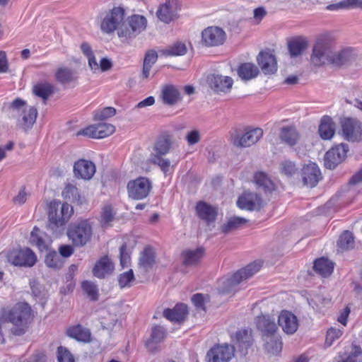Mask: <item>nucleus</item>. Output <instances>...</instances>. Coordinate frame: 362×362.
Here are the masks:
<instances>
[{
	"instance_id": "f257e3e1",
	"label": "nucleus",
	"mask_w": 362,
	"mask_h": 362,
	"mask_svg": "<svg viewBox=\"0 0 362 362\" xmlns=\"http://www.w3.org/2000/svg\"><path fill=\"white\" fill-rule=\"evenodd\" d=\"M32 320L31 308L26 303H17L8 313L5 322H0V334H2L3 325L6 322L13 325L11 331L15 335L25 333L28 325Z\"/></svg>"
},
{
	"instance_id": "f03ea898",
	"label": "nucleus",
	"mask_w": 362,
	"mask_h": 362,
	"mask_svg": "<svg viewBox=\"0 0 362 362\" xmlns=\"http://www.w3.org/2000/svg\"><path fill=\"white\" fill-rule=\"evenodd\" d=\"M11 117L17 119V125L28 132L32 129L35 124L37 110L35 107L29 106L26 102L21 98H16L8 107Z\"/></svg>"
},
{
	"instance_id": "7ed1b4c3",
	"label": "nucleus",
	"mask_w": 362,
	"mask_h": 362,
	"mask_svg": "<svg viewBox=\"0 0 362 362\" xmlns=\"http://www.w3.org/2000/svg\"><path fill=\"white\" fill-rule=\"evenodd\" d=\"M47 211V227L57 236L60 233V228L64 227L72 215L73 207L67 203L53 200L48 204Z\"/></svg>"
},
{
	"instance_id": "20e7f679",
	"label": "nucleus",
	"mask_w": 362,
	"mask_h": 362,
	"mask_svg": "<svg viewBox=\"0 0 362 362\" xmlns=\"http://www.w3.org/2000/svg\"><path fill=\"white\" fill-rule=\"evenodd\" d=\"M334 47L335 40L330 35H320L313 46L310 63L317 67L331 64Z\"/></svg>"
},
{
	"instance_id": "39448f33",
	"label": "nucleus",
	"mask_w": 362,
	"mask_h": 362,
	"mask_svg": "<svg viewBox=\"0 0 362 362\" xmlns=\"http://www.w3.org/2000/svg\"><path fill=\"white\" fill-rule=\"evenodd\" d=\"M67 236L75 247H83L91 239L93 228L87 220L71 223L67 228Z\"/></svg>"
},
{
	"instance_id": "423d86ee",
	"label": "nucleus",
	"mask_w": 362,
	"mask_h": 362,
	"mask_svg": "<svg viewBox=\"0 0 362 362\" xmlns=\"http://www.w3.org/2000/svg\"><path fill=\"white\" fill-rule=\"evenodd\" d=\"M143 15L129 14L127 9L122 5L114 6L106 12L101 23H146Z\"/></svg>"
},
{
	"instance_id": "0eeeda50",
	"label": "nucleus",
	"mask_w": 362,
	"mask_h": 362,
	"mask_svg": "<svg viewBox=\"0 0 362 362\" xmlns=\"http://www.w3.org/2000/svg\"><path fill=\"white\" fill-rule=\"evenodd\" d=\"M249 277V269L246 267L238 270L229 277H223L218 281L219 293L225 294L234 292L238 289V285Z\"/></svg>"
},
{
	"instance_id": "6e6552de",
	"label": "nucleus",
	"mask_w": 362,
	"mask_h": 362,
	"mask_svg": "<svg viewBox=\"0 0 362 362\" xmlns=\"http://www.w3.org/2000/svg\"><path fill=\"white\" fill-rule=\"evenodd\" d=\"M341 132L344 139L351 142L362 139V122L354 118H344L341 122Z\"/></svg>"
},
{
	"instance_id": "1a4fd4ad",
	"label": "nucleus",
	"mask_w": 362,
	"mask_h": 362,
	"mask_svg": "<svg viewBox=\"0 0 362 362\" xmlns=\"http://www.w3.org/2000/svg\"><path fill=\"white\" fill-rule=\"evenodd\" d=\"M258 66L265 75L274 74L278 69V64L274 50L266 48L257 56Z\"/></svg>"
},
{
	"instance_id": "9d476101",
	"label": "nucleus",
	"mask_w": 362,
	"mask_h": 362,
	"mask_svg": "<svg viewBox=\"0 0 362 362\" xmlns=\"http://www.w3.org/2000/svg\"><path fill=\"white\" fill-rule=\"evenodd\" d=\"M8 260L12 264L19 267H33L36 261L35 254L29 248L14 250L8 254Z\"/></svg>"
},
{
	"instance_id": "9b49d317",
	"label": "nucleus",
	"mask_w": 362,
	"mask_h": 362,
	"mask_svg": "<svg viewBox=\"0 0 362 362\" xmlns=\"http://www.w3.org/2000/svg\"><path fill=\"white\" fill-rule=\"evenodd\" d=\"M349 147L347 144H341L331 148L325 156V166L328 169H334L346 157Z\"/></svg>"
},
{
	"instance_id": "f8f14e48",
	"label": "nucleus",
	"mask_w": 362,
	"mask_h": 362,
	"mask_svg": "<svg viewBox=\"0 0 362 362\" xmlns=\"http://www.w3.org/2000/svg\"><path fill=\"white\" fill-rule=\"evenodd\" d=\"M151 185L150 181L145 177H139L129 182L127 191L129 197L134 199H142L147 197Z\"/></svg>"
},
{
	"instance_id": "ddd939ff",
	"label": "nucleus",
	"mask_w": 362,
	"mask_h": 362,
	"mask_svg": "<svg viewBox=\"0 0 362 362\" xmlns=\"http://www.w3.org/2000/svg\"><path fill=\"white\" fill-rule=\"evenodd\" d=\"M180 9L179 0H166L156 11L158 18L163 23H169L177 19Z\"/></svg>"
},
{
	"instance_id": "4468645a",
	"label": "nucleus",
	"mask_w": 362,
	"mask_h": 362,
	"mask_svg": "<svg viewBox=\"0 0 362 362\" xmlns=\"http://www.w3.org/2000/svg\"><path fill=\"white\" fill-rule=\"evenodd\" d=\"M115 131L114 125L109 123H100L90 125L77 132V135L86 136L93 139H103L112 134Z\"/></svg>"
},
{
	"instance_id": "2eb2a0df",
	"label": "nucleus",
	"mask_w": 362,
	"mask_h": 362,
	"mask_svg": "<svg viewBox=\"0 0 362 362\" xmlns=\"http://www.w3.org/2000/svg\"><path fill=\"white\" fill-rule=\"evenodd\" d=\"M234 355V347L227 344L216 345L206 354L208 362H228Z\"/></svg>"
},
{
	"instance_id": "dca6fc26",
	"label": "nucleus",
	"mask_w": 362,
	"mask_h": 362,
	"mask_svg": "<svg viewBox=\"0 0 362 362\" xmlns=\"http://www.w3.org/2000/svg\"><path fill=\"white\" fill-rule=\"evenodd\" d=\"M226 40V33L218 26H209L202 33V42L207 47L222 45Z\"/></svg>"
},
{
	"instance_id": "f3484780",
	"label": "nucleus",
	"mask_w": 362,
	"mask_h": 362,
	"mask_svg": "<svg viewBox=\"0 0 362 362\" xmlns=\"http://www.w3.org/2000/svg\"><path fill=\"white\" fill-rule=\"evenodd\" d=\"M301 177L304 185L314 187L322 179L320 169L316 163L310 162L302 167Z\"/></svg>"
},
{
	"instance_id": "a211bd4d",
	"label": "nucleus",
	"mask_w": 362,
	"mask_h": 362,
	"mask_svg": "<svg viewBox=\"0 0 362 362\" xmlns=\"http://www.w3.org/2000/svg\"><path fill=\"white\" fill-rule=\"evenodd\" d=\"M206 81L209 87L216 93H228L233 84L231 77L215 74L209 75Z\"/></svg>"
},
{
	"instance_id": "6ab92c4d",
	"label": "nucleus",
	"mask_w": 362,
	"mask_h": 362,
	"mask_svg": "<svg viewBox=\"0 0 362 362\" xmlns=\"http://www.w3.org/2000/svg\"><path fill=\"white\" fill-rule=\"evenodd\" d=\"M278 324L287 334H294L299 325L297 317L288 310L281 311L278 317Z\"/></svg>"
},
{
	"instance_id": "aec40b11",
	"label": "nucleus",
	"mask_w": 362,
	"mask_h": 362,
	"mask_svg": "<svg viewBox=\"0 0 362 362\" xmlns=\"http://www.w3.org/2000/svg\"><path fill=\"white\" fill-rule=\"evenodd\" d=\"M95 173V164L85 159H80L74 165V176L83 180H90Z\"/></svg>"
},
{
	"instance_id": "412c9836",
	"label": "nucleus",
	"mask_w": 362,
	"mask_h": 362,
	"mask_svg": "<svg viewBox=\"0 0 362 362\" xmlns=\"http://www.w3.org/2000/svg\"><path fill=\"white\" fill-rule=\"evenodd\" d=\"M231 341L234 346L242 354L246 355L249 349V331L247 327L238 329L231 335Z\"/></svg>"
},
{
	"instance_id": "4be33fe9",
	"label": "nucleus",
	"mask_w": 362,
	"mask_h": 362,
	"mask_svg": "<svg viewBox=\"0 0 362 362\" xmlns=\"http://www.w3.org/2000/svg\"><path fill=\"white\" fill-rule=\"evenodd\" d=\"M167 337L166 329L161 325H153L151 327L150 337L146 341V348L151 352L157 350V344L163 342Z\"/></svg>"
},
{
	"instance_id": "5701e85b",
	"label": "nucleus",
	"mask_w": 362,
	"mask_h": 362,
	"mask_svg": "<svg viewBox=\"0 0 362 362\" xmlns=\"http://www.w3.org/2000/svg\"><path fill=\"white\" fill-rule=\"evenodd\" d=\"M279 136L281 143L291 147L298 144L300 139V134L294 125L282 127Z\"/></svg>"
},
{
	"instance_id": "b1692460",
	"label": "nucleus",
	"mask_w": 362,
	"mask_h": 362,
	"mask_svg": "<svg viewBox=\"0 0 362 362\" xmlns=\"http://www.w3.org/2000/svg\"><path fill=\"white\" fill-rule=\"evenodd\" d=\"M160 98L163 103L167 105H174L182 99L179 90L173 85H165L162 88Z\"/></svg>"
},
{
	"instance_id": "393cba45",
	"label": "nucleus",
	"mask_w": 362,
	"mask_h": 362,
	"mask_svg": "<svg viewBox=\"0 0 362 362\" xmlns=\"http://www.w3.org/2000/svg\"><path fill=\"white\" fill-rule=\"evenodd\" d=\"M188 314L186 305L183 303L177 304L173 309H165L163 311V316L168 320L174 322H183Z\"/></svg>"
},
{
	"instance_id": "a878e982",
	"label": "nucleus",
	"mask_w": 362,
	"mask_h": 362,
	"mask_svg": "<svg viewBox=\"0 0 362 362\" xmlns=\"http://www.w3.org/2000/svg\"><path fill=\"white\" fill-rule=\"evenodd\" d=\"M320 136L324 140L331 139L335 134V123L332 118L328 115H324L318 127Z\"/></svg>"
},
{
	"instance_id": "bb28decb",
	"label": "nucleus",
	"mask_w": 362,
	"mask_h": 362,
	"mask_svg": "<svg viewBox=\"0 0 362 362\" xmlns=\"http://www.w3.org/2000/svg\"><path fill=\"white\" fill-rule=\"evenodd\" d=\"M66 333L68 337L78 341L86 343L90 341L91 333L90 330L81 325H73L68 327Z\"/></svg>"
},
{
	"instance_id": "cd10ccee",
	"label": "nucleus",
	"mask_w": 362,
	"mask_h": 362,
	"mask_svg": "<svg viewBox=\"0 0 362 362\" xmlns=\"http://www.w3.org/2000/svg\"><path fill=\"white\" fill-rule=\"evenodd\" d=\"M156 252L154 250L148 246L140 253L139 265L145 272H148L156 264Z\"/></svg>"
},
{
	"instance_id": "c85d7f7f",
	"label": "nucleus",
	"mask_w": 362,
	"mask_h": 362,
	"mask_svg": "<svg viewBox=\"0 0 362 362\" xmlns=\"http://www.w3.org/2000/svg\"><path fill=\"white\" fill-rule=\"evenodd\" d=\"M119 37H132L144 30L146 24H117Z\"/></svg>"
},
{
	"instance_id": "c756f323",
	"label": "nucleus",
	"mask_w": 362,
	"mask_h": 362,
	"mask_svg": "<svg viewBox=\"0 0 362 362\" xmlns=\"http://www.w3.org/2000/svg\"><path fill=\"white\" fill-rule=\"evenodd\" d=\"M30 241L33 245H35L40 250L42 251L47 249L50 239L38 228L34 227L30 233Z\"/></svg>"
},
{
	"instance_id": "7c9ffc66",
	"label": "nucleus",
	"mask_w": 362,
	"mask_h": 362,
	"mask_svg": "<svg viewBox=\"0 0 362 362\" xmlns=\"http://www.w3.org/2000/svg\"><path fill=\"white\" fill-rule=\"evenodd\" d=\"M196 211L200 218L208 223L214 221L217 215L216 209L204 202L197 204Z\"/></svg>"
},
{
	"instance_id": "2f4dec72",
	"label": "nucleus",
	"mask_w": 362,
	"mask_h": 362,
	"mask_svg": "<svg viewBox=\"0 0 362 362\" xmlns=\"http://www.w3.org/2000/svg\"><path fill=\"white\" fill-rule=\"evenodd\" d=\"M113 268L112 262L107 256H105L96 262L93 269V273L95 276L102 279L110 274Z\"/></svg>"
},
{
	"instance_id": "473e14b6",
	"label": "nucleus",
	"mask_w": 362,
	"mask_h": 362,
	"mask_svg": "<svg viewBox=\"0 0 362 362\" xmlns=\"http://www.w3.org/2000/svg\"><path fill=\"white\" fill-rule=\"evenodd\" d=\"M355 57L354 49L351 47L344 48L338 52L332 53V64L341 66L351 62Z\"/></svg>"
},
{
	"instance_id": "72a5a7b5",
	"label": "nucleus",
	"mask_w": 362,
	"mask_h": 362,
	"mask_svg": "<svg viewBox=\"0 0 362 362\" xmlns=\"http://www.w3.org/2000/svg\"><path fill=\"white\" fill-rule=\"evenodd\" d=\"M171 145L172 142L169 136H160L154 143L153 151L150 156H165L169 153Z\"/></svg>"
},
{
	"instance_id": "f704fd0d",
	"label": "nucleus",
	"mask_w": 362,
	"mask_h": 362,
	"mask_svg": "<svg viewBox=\"0 0 362 362\" xmlns=\"http://www.w3.org/2000/svg\"><path fill=\"white\" fill-rule=\"evenodd\" d=\"M256 325L257 327L267 336L274 334L278 329L274 320L264 315L257 317Z\"/></svg>"
},
{
	"instance_id": "c9c22d12",
	"label": "nucleus",
	"mask_w": 362,
	"mask_h": 362,
	"mask_svg": "<svg viewBox=\"0 0 362 362\" xmlns=\"http://www.w3.org/2000/svg\"><path fill=\"white\" fill-rule=\"evenodd\" d=\"M204 254L202 247L195 250H187L182 252V264L185 266H193L198 264Z\"/></svg>"
},
{
	"instance_id": "e433bc0d",
	"label": "nucleus",
	"mask_w": 362,
	"mask_h": 362,
	"mask_svg": "<svg viewBox=\"0 0 362 362\" xmlns=\"http://www.w3.org/2000/svg\"><path fill=\"white\" fill-rule=\"evenodd\" d=\"M253 180L257 186L262 188L265 193H271L276 190V185L274 182L263 172L256 173Z\"/></svg>"
},
{
	"instance_id": "4c0bfd02",
	"label": "nucleus",
	"mask_w": 362,
	"mask_h": 362,
	"mask_svg": "<svg viewBox=\"0 0 362 362\" xmlns=\"http://www.w3.org/2000/svg\"><path fill=\"white\" fill-rule=\"evenodd\" d=\"M313 269L316 273L323 277L329 276L334 270V263L325 257L315 260Z\"/></svg>"
},
{
	"instance_id": "58836bf2",
	"label": "nucleus",
	"mask_w": 362,
	"mask_h": 362,
	"mask_svg": "<svg viewBox=\"0 0 362 362\" xmlns=\"http://www.w3.org/2000/svg\"><path fill=\"white\" fill-rule=\"evenodd\" d=\"M308 40L303 37H296L288 42L289 52L292 57L300 55L308 47Z\"/></svg>"
},
{
	"instance_id": "ea45409f",
	"label": "nucleus",
	"mask_w": 362,
	"mask_h": 362,
	"mask_svg": "<svg viewBox=\"0 0 362 362\" xmlns=\"http://www.w3.org/2000/svg\"><path fill=\"white\" fill-rule=\"evenodd\" d=\"M231 142L237 148H245L247 146L249 141V129H235L230 134Z\"/></svg>"
},
{
	"instance_id": "a19ab883",
	"label": "nucleus",
	"mask_w": 362,
	"mask_h": 362,
	"mask_svg": "<svg viewBox=\"0 0 362 362\" xmlns=\"http://www.w3.org/2000/svg\"><path fill=\"white\" fill-rule=\"evenodd\" d=\"M187 52L186 45L182 42H175L160 51L166 57L182 56Z\"/></svg>"
},
{
	"instance_id": "79ce46f5",
	"label": "nucleus",
	"mask_w": 362,
	"mask_h": 362,
	"mask_svg": "<svg viewBox=\"0 0 362 362\" xmlns=\"http://www.w3.org/2000/svg\"><path fill=\"white\" fill-rule=\"evenodd\" d=\"M148 162L152 165L158 166L165 176L170 173V169L173 168L170 160L164 156H150Z\"/></svg>"
},
{
	"instance_id": "37998d69",
	"label": "nucleus",
	"mask_w": 362,
	"mask_h": 362,
	"mask_svg": "<svg viewBox=\"0 0 362 362\" xmlns=\"http://www.w3.org/2000/svg\"><path fill=\"white\" fill-rule=\"evenodd\" d=\"M158 54L155 50L150 49L146 52L142 76L144 78H147L149 76L150 71L153 65L156 62L158 59Z\"/></svg>"
},
{
	"instance_id": "c03bdc74",
	"label": "nucleus",
	"mask_w": 362,
	"mask_h": 362,
	"mask_svg": "<svg viewBox=\"0 0 362 362\" xmlns=\"http://www.w3.org/2000/svg\"><path fill=\"white\" fill-rule=\"evenodd\" d=\"M56 80L62 83L66 84L75 81V72L69 68L61 67L59 68L55 73Z\"/></svg>"
},
{
	"instance_id": "a18cd8bd",
	"label": "nucleus",
	"mask_w": 362,
	"mask_h": 362,
	"mask_svg": "<svg viewBox=\"0 0 362 362\" xmlns=\"http://www.w3.org/2000/svg\"><path fill=\"white\" fill-rule=\"evenodd\" d=\"M354 243L353 233L349 230H344L339 238L337 246L342 251L348 250L354 247Z\"/></svg>"
},
{
	"instance_id": "49530a36",
	"label": "nucleus",
	"mask_w": 362,
	"mask_h": 362,
	"mask_svg": "<svg viewBox=\"0 0 362 362\" xmlns=\"http://www.w3.org/2000/svg\"><path fill=\"white\" fill-rule=\"evenodd\" d=\"M33 93L46 100L53 93V86L47 82L39 83L33 86Z\"/></svg>"
},
{
	"instance_id": "de8ad7c7",
	"label": "nucleus",
	"mask_w": 362,
	"mask_h": 362,
	"mask_svg": "<svg viewBox=\"0 0 362 362\" xmlns=\"http://www.w3.org/2000/svg\"><path fill=\"white\" fill-rule=\"evenodd\" d=\"M81 49L82 53L87 57L88 66L90 69L95 72L99 70L98 63L96 61L95 57L93 54V50L90 45L84 42L81 45Z\"/></svg>"
},
{
	"instance_id": "09e8293b",
	"label": "nucleus",
	"mask_w": 362,
	"mask_h": 362,
	"mask_svg": "<svg viewBox=\"0 0 362 362\" xmlns=\"http://www.w3.org/2000/svg\"><path fill=\"white\" fill-rule=\"evenodd\" d=\"M247 220L244 218L234 216L228 220L221 227V230L224 233H228L232 230L238 229L245 225Z\"/></svg>"
},
{
	"instance_id": "8fccbe9b",
	"label": "nucleus",
	"mask_w": 362,
	"mask_h": 362,
	"mask_svg": "<svg viewBox=\"0 0 362 362\" xmlns=\"http://www.w3.org/2000/svg\"><path fill=\"white\" fill-rule=\"evenodd\" d=\"M45 262L48 267L54 269H60L64 264L62 257L56 252H52L48 253L46 255Z\"/></svg>"
},
{
	"instance_id": "3c124183",
	"label": "nucleus",
	"mask_w": 362,
	"mask_h": 362,
	"mask_svg": "<svg viewBox=\"0 0 362 362\" xmlns=\"http://www.w3.org/2000/svg\"><path fill=\"white\" fill-rule=\"evenodd\" d=\"M343 329L332 327L326 332L325 345L327 347L331 346L333 343L339 339L343 334Z\"/></svg>"
},
{
	"instance_id": "603ef678",
	"label": "nucleus",
	"mask_w": 362,
	"mask_h": 362,
	"mask_svg": "<svg viewBox=\"0 0 362 362\" xmlns=\"http://www.w3.org/2000/svg\"><path fill=\"white\" fill-rule=\"evenodd\" d=\"M82 288L90 300H98V289L94 283L89 281H85L82 283Z\"/></svg>"
},
{
	"instance_id": "864d4df0",
	"label": "nucleus",
	"mask_w": 362,
	"mask_h": 362,
	"mask_svg": "<svg viewBox=\"0 0 362 362\" xmlns=\"http://www.w3.org/2000/svg\"><path fill=\"white\" fill-rule=\"evenodd\" d=\"M298 171V168L294 162L286 160L280 164V172L288 177H292Z\"/></svg>"
},
{
	"instance_id": "5fc2aeb1",
	"label": "nucleus",
	"mask_w": 362,
	"mask_h": 362,
	"mask_svg": "<svg viewBox=\"0 0 362 362\" xmlns=\"http://www.w3.org/2000/svg\"><path fill=\"white\" fill-rule=\"evenodd\" d=\"M62 195L64 197V198L68 199L73 202H78L80 201L78 189L76 187L71 184H68L65 187L64 191L62 192Z\"/></svg>"
},
{
	"instance_id": "6e6d98bb",
	"label": "nucleus",
	"mask_w": 362,
	"mask_h": 362,
	"mask_svg": "<svg viewBox=\"0 0 362 362\" xmlns=\"http://www.w3.org/2000/svg\"><path fill=\"white\" fill-rule=\"evenodd\" d=\"M134 280V275L132 269H129L119 274L118 278L119 285L121 288L131 286V283Z\"/></svg>"
},
{
	"instance_id": "4d7b16f0",
	"label": "nucleus",
	"mask_w": 362,
	"mask_h": 362,
	"mask_svg": "<svg viewBox=\"0 0 362 362\" xmlns=\"http://www.w3.org/2000/svg\"><path fill=\"white\" fill-rule=\"evenodd\" d=\"M116 114V110L112 107H106L99 110L94 113L95 120H105L113 117Z\"/></svg>"
},
{
	"instance_id": "13d9d810",
	"label": "nucleus",
	"mask_w": 362,
	"mask_h": 362,
	"mask_svg": "<svg viewBox=\"0 0 362 362\" xmlns=\"http://www.w3.org/2000/svg\"><path fill=\"white\" fill-rule=\"evenodd\" d=\"M267 344L268 351L273 355H278L281 352L283 343L280 337H277L275 339H272Z\"/></svg>"
},
{
	"instance_id": "bf43d9fd",
	"label": "nucleus",
	"mask_w": 362,
	"mask_h": 362,
	"mask_svg": "<svg viewBox=\"0 0 362 362\" xmlns=\"http://www.w3.org/2000/svg\"><path fill=\"white\" fill-rule=\"evenodd\" d=\"M264 201L259 194H250V211H259L264 207Z\"/></svg>"
},
{
	"instance_id": "052dcab7",
	"label": "nucleus",
	"mask_w": 362,
	"mask_h": 362,
	"mask_svg": "<svg viewBox=\"0 0 362 362\" xmlns=\"http://www.w3.org/2000/svg\"><path fill=\"white\" fill-rule=\"evenodd\" d=\"M57 359L59 362H75L70 351L62 346L58 348Z\"/></svg>"
},
{
	"instance_id": "680f3d73",
	"label": "nucleus",
	"mask_w": 362,
	"mask_h": 362,
	"mask_svg": "<svg viewBox=\"0 0 362 362\" xmlns=\"http://www.w3.org/2000/svg\"><path fill=\"white\" fill-rule=\"evenodd\" d=\"M114 219V215L111 206H105L101 216V223L103 227L107 226Z\"/></svg>"
},
{
	"instance_id": "e2e57ef3",
	"label": "nucleus",
	"mask_w": 362,
	"mask_h": 362,
	"mask_svg": "<svg viewBox=\"0 0 362 362\" xmlns=\"http://www.w3.org/2000/svg\"><path fill=\"white\" fill-rule=\"evenodd\" d=\"M120 264L124 268L130 264V254L127 250V245L123 244L119 248Z\"/></svg>"
},
{
	"instance_id": "0e129e2a",
	"label": "nucleus",
	"mask_w": 362,
	"mask_h": 362,
	"mask_svg": "<svg viewBox=\"0 0 362 362\" xmlns=\"http://www.w3.org/2000/svg\"><path fill=\"white\" fill-rule=\"evenodd\" d=\"M192 301L197 310L205 311V297L202 293H196L192 297Z\"/></svg>"
},
{
	"instance_id": "69168bd1",
	"label": "nucleus",
	"mask_w": 362,
	"mask_h": 362,
	"mask_svg": "<svg viewBox=\"0 0 362 362\" xmlns=\"http://www.w3.org/2000/svg\"><path fill=\"white\" fill-rule=\"evenodd\" d=\"M237 74L243 81H247L249 80V63L241 64L237 69Z\"/></svg>"
},
{
	"instance_id": "338daca9",
	"label": "nucleus",
	"mask_w": 362,
	"mask_h": 362,
	"mask_svg": "<svg viewBox=\"0 0 362 362\" xmlns=\"http://www.w3.org/2000/svg\"><path fill=\"white\" fill-rule=\"evenodd\" d=\"M263 136V130L261 128H250V144L257 143Z\"/></svg>"
},
{
	"instance_id": "774afa93",
	"label": "nucleus",
	"mask_w": 362,
	"mask_h": 362,
	"mask_svg": "<svg viewBox=\"0 0 362 362\" xmlns=\"http://www.w3.org/2000/svg\"><path fill=\"white\" fill-rule=\"evenodd\" d=\"M344 9H362V0H342Z\"/></svg>"
}]
</instances>
